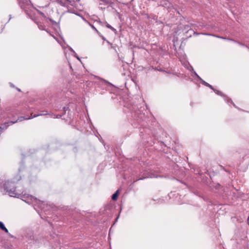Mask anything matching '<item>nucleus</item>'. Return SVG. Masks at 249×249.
Masks as SVG:
<instances>
[{"instance_id":"obj_1","label":"nucleus","mask_w":249,"mask_h":249,"mask_svg":"<svg viewBox=\"0 0 249 249\" xmlns=\"http://www.w3.org/2000/svg\"><path fill=\"white\" fill-rule=\"evenodd\" d=\"M21 8L24 9L26 14L37 24L38 28L41 30H45L47 33L52 36L59 43L61 44L59 41L55 38L54 36L50 33L45 27L46 24L50 20L53 22L51 19L47 18L44 13L39 12L38 10L34 8L31 4L30 0H18Z\"/></svg>"},{"instance_id":"obj_2","label":"nucleus","mask_w":249,"mask_h":249,"mask_svg":"<svg viewBox=\"0 0 249 249\" xmlns=\"http://www.w3.org/2000/svg\"><path fill=\"white\" fill-rule=\"evenodd\" d=\"M21 179L20 176H18L13 179L12 181H6L3 184V188L8 193L10 196L18 197L19 194L17 193L15 187V183Z\"/></svg>"},{"instance_id":"obj_3","label":"nucleus","mask_w":249,"mask_h":249,"mask_svg":"<svg viewBox=\"0 0 249 249\" xmlns=\"http://www.w3.org/2000/svg\"><path fill=\"white\" fill-rule=\"evenodd\" d=\"M56 1L62 6L68 8L70 5L71 1L69 0H56Z\"/></svg>"},{"instance_id":"obj_4","label":"nucleus","mask_w":249,"mask_h":249,"mask_svg":"<svg viewBox=\"0 0 249 249\" xmlns=\"http://www.w3.org/2000/svg\"><path fill=\"white\" fill-rule=\"evenodd\" d=\"M192 70L193 71V72L194 74L196 76V77L201 81V83L202 84L204 85L205 86L209 87L212 89H213V87L212 85H210L209 83H207L205 81L203 80L194 71V70L192 69Z\"/></svg>"},{"instance_id":"obj_5","label":"nucleus","mask_w":249,"mask_h":249,"mask_svg":"<svg viewBox=\"0 0 249 249\" xmlns=\"http://www.w3.org/2000/svg\"><path fill=\"white\" fill-rule=\"evenodd\" d=\"M0 229L5 231L6 233L8 232V230L6 228L4 224L1 221H0Z\"/></svg>"},{"instance_id":"obj_6","label":"nucleus","mask_w":249,"mask_h":249,"mask_svg":"<svg viewBox=\"0 0 249 249\" xmlns=\"http://www.w3.org/2000/svg\"><path fill=\"white\" fill-rule=\"evenodd\" d=\"M231 41L233 42H235V43H237L238 44H239V45L241 46H244V47H248V46L243 44V43H240L239 42H237L233 39H231Z\"/></svg>"},{"instance_id":"obj_7","label":"nucleus","mask_w":249,"mask_h":249,"mask_svg":"<svg viewBox=\"0 0 249 249\" xmlns=\"http://www.w3.org/2000/svg\"><path fill=\"white\" fill-rule=\"evenodd\" d=\"M118 191H117L116 193H115L112 196V199L113 200H116L117 198L118 197Z\"/></svg>"},{"instance_id":"obj_8","label":"nucleus","mask_w":249,"mask_h":249,"mask_svg":"<svg viewBox=\"0 0 249 249\" xmlns=\"http://www.w3.org/2000/svg\"><path fill=\"white\" fill-rule=\"evenodd\" d=\"M213 90L214 92L217 95H220V96H223V94H222V93L219 91V90H218L217 89H214L213 88V89H212Z\"/></svg>"},{"instance_id":"obj_9","label":"nucleus","mask_w":249,"mask_h":249,"mask_svg":"<svg viewBox=\"0 0 249 249\" xmlns=\"http://www.w3.org/2000/svg\"><path fill=\"white\" fill-rule=\"evenodd\" d=\"M70 50L73 53L74 56L77 58L79 60H80V58L77 55L76 53L70 47Z\"/></svg>"},{"instance_id":"obj_10","label":"nucleus","mask_w":249,"mask_h":249,"mask_svg":"<svg viewBox=\"0 0 249 249\" xmlns=\"http://www.w3.org/2000/svg\"><path fill=\"white\" fill-rule=\"evenodd\" d=\"M106 26L107 28L111 29L112 31H115V29H114L113 27H112L110 25H109L108 23H107Z\"/></svg>"},{"instance_id":"obj_11","label":"nucleus","mask_w":249,"mask_h":249,"mask_svg":"<svg viewBox=\"0 0 249 249\" xmlns=\"http://www.w3.org/2000/svg\"><path fill=\"white\" fill-rule=\"evenodd\" d=\"M215 36L218 38H221V39H225V40H230V41H231V39H230V38H226V37H222V36Z\"/></svg>"},{"instance_id":"obj_12","label":"nucleus","mask_w":249,"mask_h":249,"mask_svg":"<svg viewBox=\"0 0 249 249\" xmlns=\"http://www.w3.org/2000/svg\"><path fill=\"white\" fill-rule=\"evenodd\" d=\"M91 27L92 29H93L95 31H96V32L98 33V34H100V33L99 32V31L96 29V28L93 25H91Z\"/></svg>"},{"instance_id":"obj_13","label":"nucleus","mask_w":249,"mask_h":249,"mask_svg":"<svg viewBox=\"0 0 249 249\" xmlns=\"http://www.w3.org/2000/svg\"><path fill=\"white\" fill-rule=\"evenodd\" d=\"M31 197L32 198V196H31ZM33 200H34V201H35V202H36V203H38H38H40V201H39V200H37V199H36V198H34V197H33Z\"/></svg>"},{"instance_id":"obj_14","label":"nucleus","mask_w":249,"mask_h":249,"mask_svg":"<svg viewBox=\"0 0 249 249\" xmlns=\"http://www.w3.org/2000/svg\"><path fill=\"white\" fill-rule=\"evenodd\" d=\"M149 177H150V178H155V177L157 178V176H150Z\"/></svg>"},{"instance_id":"obj_15","label":"nucleus","mask_w":249,"mask_h":249,"mask_svg":"<svg viewBox=\"0 0 249 249\" xmlns=\"http://www.w3.org/2000/svg\"><path fill=\"white\" fill-rule=\"evenodd\" d=\"M248 225H249V217L248 218Z\"/></svg>"},{"instance_id":"obj_16","label":"nucleus","mask_w":249,"mask_h":249,"mask_svg":"<svg viewBox=\"0 0 249 249\" xmlns=\"http://www.w3.org/2000/svg\"><path fill=\"white\" fill-rule=\"evenodd\" d=\"M103 39L105 40V38L104 37H102Z\"/></svg>"},{"instance_id":"obj_17","label":"nucleus","mask_w":249,"mask_h":249,"mask_svg":"<svg viewBox=\"0 0 249 249\" xmlns=\"http://www.w3.org/2000/svg\"><path fill=\"white\" fill-rule=\"evenodd\" d=\"M247 48H248L249 50V47L248 46V47H246Z\"/></svg>"},{"instance_id":"obj_18","label":"nucleus","mask_w":249,"mask_h":249,"mask_svg":"<svg viewBox=\"0 0 249 249\" xmlns=\"http://www.w3.org/2000/svg\"><path fill=\"white\" fill-rule=\"evenodd\" d=\"M232 105H233V106H235V105H234V103H232Z\"/></svg>"},{"instance_id":"obj_19","label":"nucleus","mask_w":249,"mask_h":249,"mask_svg":"<svg viewBox=\"0 0 249 249\" xmlns=\"http://www.w3.org/2000/svg\"><path fill=\"white\" fill-rule=\"evenodd\" d=\"M232 105H233V106H235V105H234V103H232Z\"/></svg>"},{"instance_id":"obj_20","label":"nucleus","mask_w":249,"mask_h":249,"mask_svg":"<svg viewBox=\"0 0 249 249\" xmlns=\"http://www.w3.org/2000/svg\"><path fill=\"white\" fill-rule=\"evenodd\" d=\"M77 0L79 1L80 0Z\"/></svg>"}]
</instances>
